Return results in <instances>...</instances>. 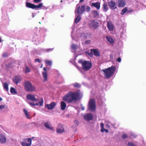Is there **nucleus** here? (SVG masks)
I'll use <instances>...</instances> for the list:
<instances>
[{"label": "nucleus", "mask_w": 146, "mask_h": 146, "mask_svg": "<svg viewBox=\"0 0 146 146\" xmlns=\"http://www.w3.org/2000/svg\"><path fill=\"white\" fill-rule=\"evenodd\" d=\"M7 141V138L6 137L0 133V143L3 144L5 143Z\"/></svg>", "instance_id": "obj_18"}, {"label": "nucleus", "mask_w": 146, "mask_h": 146, "mask_svg": "<svg viewBox=\"0 0 146 146\" xmlns=\"http://www.w3.org/2000/svg\"><path fill=\"white\" fill-rule=\"evenodd\" d=\"M21 80V78L20 76H15L13 78V83L17 84L20 83Z\"/></svg>", "instance_id": "obj_12"}, {"label": "nucleus", "mask_w": 146, "mask_h": 146, "mask_svg": "<svg viewBox=\"0 0 146 146\" xmlns=\"http://www.w3.org/2000/svg\"><path fill=\"white\" fill-rule=\"evenodd\" d=\"M53 50L54 48H51L46 49L45 50L46 52H49L52 51Z\"/></svg>", "instance_id": "obj_37"}, {"label": "nucleus", "mask_w": 146, "mask_h": 146, "mask_svg": "<svg viewBox=\"0 0 146 146\" xmlns=\"http://www.w3.org/2000/svg\"><path fill=\"white\" fill-rule=\"evenodd\" d=\"M27 98L28 100H30L33 102H37L38 99H36L35 96L31 94H29L27 96Z\"/></svg>", "instance_id": "obj_16"}, {"label": "nucleus", "mask_w": 146, "mask_h": 146, "mask_svg": "<svg viewBox=\"0 0 146 146\" xmlns=\"http://www.w3.org/2000/svg\"><path fill=\"white\" fill-rule=\"evenodd\" d=\"M74 122L75 124L76 125V126H77L79 123V121L77 120H75Z\"/></svg>", "instance_id": "obj_41"}, {"label": "nucleus", "mask_w": 146, "mask_h": 146, "mask_svg": "<svg viewBox=\"0 0 146 146\" xmlns=\"http://www.w3.org/2000/svg\"><path fill=\"white\" fill-rule=\"evenodd\" d=\"M80 99V95L75 92H68L63 97V100L68 103H71Z\"/></svg>", "instance_id": "obj_1"}, {"label": "nucleus", "mask_w": 146, "mask_h": 146, "mask_svg": "<svg viewBox=\"0 0 146 146\" xmlns=\"http://www.w3.org/2000/svg\"><path fill=\"white\" fill-rule=\"evenodd\" d=\"M127 146H137L136 145H135L133 143H131V142H129L128 143Z\"/></svg>", "instance_id": "obj_40"}, {"label": "nucleus", "mask_w": 146, "mask_h": 146, "mask_svg": "<svg viewBox=\"0 0 146 146\" xmlns=\"http://www.w3.org/2000/svg\"><path fill=\"white\" fill-rule=\"evenodd\" d=\"M31 70L27 66L25 67V72L26 73H28L30 72Z\"/></svg>", "instance_id": "obj_35"}, {"label": "nucleus", "mask_w": 146, "mask_h": 146, "mask_svg": "<svg viewBox=\"0 0 146 146\" xmlns=\"http://www.w3.org/2000/svg\"><path fill=\"white\" fill-rule=\"evenodd\" d=\"M84 0H80V3H82V2H84Z\"/></svg>", "instance_id": "obj_51"}, {"label": "nucleus", "mask_w": 146, "mask_h": 146, "mask_svg": "<svg viewBox=\"0 0 146 146\" xmlns=\"http://www.w3.org/2000/svg\"><path fill=\"white\" fill-rule=\"evenodd\" d=\"M60 103H61L60 106H61V109L62 110H64L66 108V104L64 101L61 102Z\"/></svg>", "instance_id": "obj_26"}, {"label": "nucleus", "mask_w": 146, "mask_h": 146, "mask_svg": "<svg viewBox=\"0 0 146 146\" xmlns=\"http://www.w3.org/2000/svg\"><path fill=\"white\" fill-rule=\"evenodd\" d=\"M81 108L82 110H84V107L82 108Z\"/></svg>", "instance_id": "obj_52"}, {"label": "nucleus", "mask_w": 146, "mask_h": 146, "mask_svg": "<svg viewBox=\"0 0 146 146\" xmlns=\"http://www.w3.org/2000/svg\"><path fill=\"white\" fill-rule=\"evenodd\" d=\"M56 131L59 133H62L64 131V129L63 126L61 124L59 123L57 126Z\"/></svg>", "instance_id": "obj_15"}, {"label": "nucleus", "mask_w": 146, "mask_h": 146, "mask_svg": "<svg viewBox=\"0 0 146 146\" xmlns=\"http://www.w3.org/2000/svg\"><path fill=\"white\" fill-rule=\"evenodd\" d=\"M121 59L119 57L117 59V61L119 62H121Z\"/></svg>", "instance_id": "obj_50"}, {"label": "nucleus", "mask_w": 146, "mask_h": 146, "mask_svg": "<svg viewBox=\"0 0 146 146\" xmlns=\"http://www.w3.org/2000/svg\"><path fill=\"white\" fill-rule=\"evenodd\" d=\"M127 137H128V136H127V135H126V134H123V135H122L121 136V137L123 139H125V138H127Z\"/></svg>", "instance_id": "obj_42"}, {"label": "nucleus", "mask_w": 146, "mask_h": 146, "mask_svg": "<svg viewBox=\"0 0 146 146\" xmlns=\"http://www.w3.org/2000/svg\"><path fill=\"white\" fill-rule=\"evenodd\" d=\"M78 63L82 64L83 69L85 71L89 70L92 66L91 62L89 61H83L82 60H80L78 61Z\"/></svg>", "instance_id": "obj_3"}, {"label": "nucleus", "mask_w": 146, "mask_h": 146, "mask_svg": "<svg viewBox=\"0 0 146 146\" xmlns=\"http://www.w3.org/2000/svg\"><path fill=\"white\" fill-rule=\"evenodd\" d=\"M107 24V27L108 30L110 31H112L113 29V25L112 23L110 21H108Z\"/></svg>", "instance_id": "obj_23"}, {"label": "nucleus", "mask_w": 146, "mask_h": 146, "mask_svg": "<svg viewBox=\"0 0 146 146\" xmlns=\"http://www.w3.org/2000/svg\"><path fill=\"white\" fill-rule=\"evenodd\" d=\"M108 4L110 8L112 10H115L117 8L116 3L115 1H110L108 2Z\"/></svg>", "instance_id": "obj_11"}, {"label": "nucleus", "mask_w": 146, "mask_h": 146, "mask_svg": "<svg viewBox=\"0 0 146 146\" xmlns=\"http://www.w3.org/2000/svg\"><path fill=\"white\" fill-rule=\"evenodd\" d=\"M103 11L105 12H106L108 10V8L106 3H104L103 5Z\"/></svg>", "instance_id": "obj_28"}, {"label": "nucleus", "mask_w": 146, "mask_h": 146, "mask_svg": "<svg viewBox=\"0 0 146 146\" xmlns=\"http://www.w3.org/2000/svg\"><path fill=\"white\" fill-rule=\"evenodd\" d=\"M106 39L111 44H112L114 42V40L111 37H109L108 36L106 37Z\"/></svg>", "instance_id": "obj_29"}, {"label": "nucleus", "mask_w": 146, "mask_h": 146, "mask_svg": "<svg viewBox=\"0 0 146 146\" xmlns=\"http://www.w3.org/2000/svg\"><path fill=\"white\" fill-rule=\"evenodd\" d=\"M43 5V4L42 3H40L36 5L28 2H26V6L27 7L33 9H38L41 7Z\"/></svg>", "instance_id": "obj_6"}, {"label": "nucleus", "mask_w": 146, "mask_h": 146, "mask_svg": "<svg viewBox=\"0 0 146 146\" xmlns=\"http://www.w3.org/2000/svg\"><path fill=\"white\" fill-rule=\"evenodd\" d=\"M10 92L12 94H16L17 93L16 90L15 88L12 87L11 88Z\"/></svg>", "instance_id": "obj_33"}, {"label": "nucleus", "mask_w": 146, "mask_h": 146, "mask_svg": "<svg viewBox=\"0 0 146 146\" xmlns=\"http://www.w3.org/2000/svg\"><path fill=\"white\" fill-rule=\"evenodd\" d=\"M3 86L4 89H5L6 91H8L9 90L8 85L7 83H3Z\"/></svg>", "instance_id": "obj_31"}, {"label": "nucleus", "mask_w": 146, "mask_h": 146, "mask_svg": "<svg viewBox=\"0 0 146 146\" xmlns=\"http://www.w3.org/2000/svg\"><path fill=\"white\" fill-rule=\"evenodd\" d=\"M42 66H41V67L42 68Z\"/></svg>", "instance_id": "obj_55"}, {"label": "nucleus", "mask_w": 146, "mask_h": 146, "mask_svg": "<svg viewBox=\"0 0 146 146\" xmlns=\"http://www.w3.org/2000/svg\"><path fill=\"white\" fill-rule=\"evenodd\" d=\"M85 120L87 121H89L92 120L93 118V115L91 113H88L84 115V117Z\"/></svg>", "instance_id": "obj_14"}, {"label": "nucleus", "mask_w": 146, "mask_h": 146, "mask_svg": "<svg viewBox=\"0 0 146 146\" xmlns=\"http://www.w3.org/2000/svg\"><path fill=\"white\" fill-rule=\"evenodd\" d=\"M23 110L27 118L29 119H30L31 118V116L27 110L25 108Z\"/></svg>", "instance_id": "obj_24"}, {"label": "nucleus", "mask_w": 146, "mask_h": 146, "mask_svg": "<svg viewBox=\"0 0 146 146\" xmlns=\"http://www.w3.org/2000/svg\"><path fill=\"white\" fill-rule=\"evenodd\" d=\"M91 42V40H89L85 41V43L86 44H88L90 43Z\"/></svg>", "instance_id": "obj_46"}, {"label": "nucleus", "mask_w": 146, "mask_h": 146, "mask_svg": "<svg viewBox=\"0 0 146 146\" xmlns=\"http://www.w3.org/2000/svg\"><path fill=\"white\" fill-rule=\"evenodd\" d=\"M93 54L95 56H100V52L98 49H92L90 50V54L92 55Z\"/></svg>", "instance_id": "obj_13"}, {"label": "nucleus", "mask_w": 146, "mask_h": 146, "mask_svg": "<svg viewBox=\"0 0 146 146\" xmlns=\"http://www.w3.org/2000/svg\"><path fill=\"white\" fill-rule=\"evenodd\" d=\"M128 8L127 7H125L122 10V12L121 13V14L122 15H124L127 12Z\"/></svg>", "instance_id": "obj_30"}, {"label": "nucleus", "mask_w": 146, "mask_h": 146, "mask_svg": "<svg viewBox=\"0 0 146 146\" xmlns=\"http://www.w3.org/2000/svg\"><path fill=\"white\" fill-rule=\"evenodd\" d=\"M1 38H0V42H1Z\"/></svg>", "instance_id": "obj_54"}, {"label": "nucleus", "mask_w": 146, "mask_h": 146, "mask_svg": "<svg viewBox=\"0 0 146 146\" xmlns=\"http://www.w3.org/2000/svg\"><path fill=\"white\" fill-rule=\"evenodd\" d=\"M73 85L75 88H80L81 86L80 85L77 83L73 84Z\"/></svg>", "instance_id": "obj_34"}, {"label": "nucleus", "mask_w": 146, "mask_h": 146, "mask_svg": "<svg viewBox=\"0 0 146 146\" xmlns=\"http://www.w3.org/2000/svg\"><path fill=\"white\" fill-rule=\"evenodd\" d=\"M92 13L94 18H98L99 16V14L97 11L93 10Z\"/></svg>", "instance_id": "obj_27"}, {"label": "nucleus", "mask_w": 146, "mask_h": 146, "mask_svg": "<svg viewBox=\"0 0 146 146\" xmlns=\"http://www.w3.org/2000/svg\"><path fill=\"white\" fill-rule=\"evenodd\" d=\"M85 8V6L84 5H82L81 6H79L75 10V13H77L79 15H81L83 13L84 11Z\"/></svg>", "instance_id": "obj_9"}, {"label": "nucleus", "mask_w": 146, "mask_h": 146, "mask_svg": "<svg viewBox=\"0 0 146 146\" xmlns=\"http://www.w3.org/2000/svg\"><path fill=\"white\" fill-rule=\"evenodd\" d=\"M42 0H33V2L35 3H38L42 1Z\"/></svg>", "instance_id": "obj_45"}, {"label": "nucleus", "mask_w": 146, "mask_h": 146, "mask_svg": "<svg viewBox=\"0 0 146 146\" xmlns=\"http://www.w3.org/2000/svg\"><path fill=\"white\" fill-rule=\"evenodd\" d=\"M43 70L45 72H42V76L44 79V81L45 82L47 80V74L46 72L47 69L46 67H44Z\"/></svg>", "instance_id": "obj_19"}, {"label": "nucleus", "mask_w": 146, "mask_h": 146, "mask_svg": "<svg viewBox=\"0 0 146 146\" xmlns=\"http://www.w3.org/2000/svg\"><path fill=\"white\" fill-rule=\"evenodd\" d=\"M45 63L49 65H51L52 64V62L51 61L48 60H46L45 61Z\"/></svg>", "instance_id": "obj_36"}, {"label": "nucleus", "mask_w": 146, "mask_h": 146, "mask_svg": "<svg viewBox=\"0 0 146 146\" xmlns=\"http://www.w3.org/2000/svg\"><path fill=\"white\" fill-rule=\"evenodd\" d=\"M89 27L91 29H96L99 27V23L95 20H92L90 21L88 23Z\"/></svg>", "instance_id": "obj_7"}, {"label": "nucleus", "mask_w": 146, "mask_h": 146, "mask_svg": "<svg viewBox=\"0 0 146 146\" xmlns=\"http://www.w3.org/2000/svg\"><path fill=\"white\" fill-rule=\"evenodd\" d=\"M32 144V140L31 138L25 139L21 143L23 146H30Z\"/></svg>", "instance_id": "obj_8"}, {"label": "nucleus", "mask_w": 146, "mask_h": 146, "mask_svg": "<svg viewBox=\"0 0 146 146\" xmlns=\"http://www.w3.org/2000/svg\"><path fill=\"white\" fill-rule=\"evenodd\" d=\"M35 62H38V63H40L41 62L40 60L38 58H36L35 60Z\"/></svg>", "instance_id": "obj_43"}, {"label": "nucleus", "mask_w": 146, "mask_h": 146, "mask_svg": "<svg viewBox=\"0 0 146 146\" xmlns=\"http://www.w3.org/2000/svg\"><path fill=\"white\" fill-rule=\"evenodd\" d=\"M8 54L6 53H4L3 54V56L4 58H5L7 56Z\"/></svg>", "instance_id": "obj_44"}, {"label": "nucleus", "mask_w": 146, "mask_h": 146, "mask_svg": "<svg viewBox=\"0 0 146 146\" xmlns=\"http://www.w3.org/2000/svg\"><path fill=\"white\" fill-rule=\"evenodd\" d=\"M88 109L91 111H95L96 109V102L94 99H90L88 102Z\"/></svg>", "instance_id": "obj_5"}, {"label": "nucleus", "mask_w": 146, "mask_h": 146, "mask_svg": "<svg viewBox=\"0 0 146 146\" xmlns=\"http://www.w3.org/2000/svg\"><path fill=\"white\" fill-rule=\"evenodd\" d=\"M44 126L46 127V128L48 129L52 130L53 129V127L51 126L50 121H47L44 122Z\"/></svg>", "instance_id": "obj_20"}, {"label": "nucleus", "mask_w": 146, "mask_h": 146, "mask_svg": "<svg viewBox=\"0 0 146 146\" xmlns=\"http://www.w3.org/2000/svg\"><path fill=\"white\" fill-rule=\"evenodd\" d=\"M110 59H111V60H113V55L112 54H111L110 55Z\"/></svg>", "instance_id": "obj_49"}, {"label": "nucleus", "mask_w": 146, "mask_h": 146, "mask_svg": "<svg viewBox=\"0 0 146 146\" xmlns=\"http://www.w3.org/2000/svg\"><path fill=\"white\" fill-rule=\"evenodd\" d=\"M133 12V10L132 9H129V10L127 11V13H131Z\"/></svg>", "instance_id": "obj_48"}, {"label": "nucleus", "mask_w": 146, "mask_h": 146, "mask_svg": "<svg viewBox=\"0 0 146 146\" xmlns=\"http://www.w3.org/2000/svg\"><path fill=\"white\" fill-rule=\"evenodd\" d=\"M80 15H78L75 19V22L76 24L78 23L81 19V17Z\"/></svg>", "instance_id": "obj_32"}, {"label": "nucleus", "mask_w": 146, "mask_h": 146, "mask_svg": "<svg viewBox=\"0 0 146 146\" xmlns=\"http://www.w3.org/2000/svg\"><path fill=\"white\" fill-rule=\"evenodd\" d=\"M5 108V106L4 105H1L0 106V110L4 108Z\"/></svg>", "instance_id": "obj_47"}, {"label": "nucleus", "mask_w": 146, "mask_h": 146, "mask_svg": "<svg viewBox=\"0 0 146 146\" xmlns=\"http://www.w3.org/2000/svg\"><path fill=\"white\" fill-rule=\"evenodd\" d=\"M115 67L112 66L107 68L102 69V71L104 72V74L106 78L108 79L111 77L115 72Z\"/></svg>", "instance_id": "obj_2"}, {"label": "nucleus", "mask_w": 146, "mask_h": 146, "mask_svg": "<svg viewBox=\"0 0 146 146\" xmlns=\"http://www.w3.org/2000/svg\"><path fill=\"white\" fill-rule=\"evenodd\" d=\"M62 1H61V2H62Z\"/></svg>", "instance_id": "obj_56"}, {"label": "nucleus", "mask_w": 146, "mask_h": 146, "mask_svg": "<svg viewBox=\"0 0 146 146\" xmlns=\"http://www.w3.org/2000/svg\"><path fill=\"white\" fill-rule=\"evenodd\" d=\"M43 103V100L42 98L41 99V100L38 103H36L35 104L34 103H30V104L31 106H35L36 105L37 106H42Z\"/></svg>", "instance_id": "obj_22"}, {"label": "nucleus", "mask_w": 146, "mask_h": 146, "mask_svg": "<svg viewBox=\"0 0 146 146\" xmlns=\"http://www.w3.org/2000/svg\"><path fill=\"white\" fill-rule=\"evenodd\" d=\"M126 1L125 0H117L116 4L119 7H123L126 5Z\"/></svg>", "instance_id": "obj_10"}, {"label": "nucleus", "mask_w": 146, "mask_h": 146, "mask_svg": "<svg viewBox=\"0 0 146 146\" xmlns=\"http://www.w3.org/2000/svg\"><path fill=\"white\" fill-rule=\"evenodd\" d=\"M100 131L102 132L103 133L104 131H105L106 133H108L109 132V130L108 129H106L104 128V123H101L100 124Z\"/></svg>", "instance_id": "obj_25"}, {"label": "nucleus", "mask_w": 146, "mask_h": 146, "mask_svg": "<svg viewBox=\"0 0 146 146\" xmlns=\"http://www.w3.org/2000/svg\"><path fill=\"white\" fill-rule=\"evenodd\" d=\"M2 100V99L0 97V101H1Z\"/></svg>", "instance_id": "obj_53"}, {"label": "nucleus", "mask_w": 146, "mask_h": 146, "mask_svg": "<svg viewBox=\"0 0 146 146\" xmlns=\"http://www.w3.org/2000/svg\"><path fill=\"white\" fill-rule=\"evenodd\" d=\"M100 3L99 2L92 3H91V6L95 7L96 9L99 10L100 8Z\"/></svg>", "instance_id": "obj_21"}, {"label": "nucleus", "mask_w": 146, "mask_h": 146, "mask_svg": "<svg viewBox=\"0 0 146 146\" xmlns=\"http://www.w3.org/2000/svg\"><path fill=\"white\" fill-rule=\"evenodd\" d=\"M24 86L25 90L27 92H34L36 90V87L33 86L31 83L29 81H25Z\"/></svg>", "instance_id": "obj_4"}, {"label": "nucleus", "mask_w": 146, "mask_h": 146, "mask_svg": "<svg viewBox=\"0 0 146 146\" xmlns=\"http://www.w3.org/2000/svg\"><path fill=\"white\" fill-rule=\"evenodd\" d=\"M71 47L73 49H76V46L74 44H72L71 45Z\"/></svg>", "instance_id": "obj_39"}, {"label": "nucleus", "mask_w": 146, "mask_h": 146, "mask_svg": "<svg viewBox=\"0 0 146 146\" xmlns=\"http://www.w3.org/2000/svg\"><path fill=\"white\" fill-rule=\"evenodd\" d=\"M91 9L90 7L87 6L86 9V11L88 12H89L90 11Z\"/></svg>", "instance_id": "obj_38"}, {"label": "nucleus", "mask_w": 146, "mask_h": 146, "mask_svg": "<svg viewBox=\"0 0 146 146\" xmlns=\"http://www.w3.org/2000/svg\"><path fill=\"white\" fill-rule=\"evenodd\" d=\"M56 105V104L55 102H52L50 104H46L45 107L49 110H52L54 108Z\"/></svg>", "instance_id": "obj_17"}]
</instances>
